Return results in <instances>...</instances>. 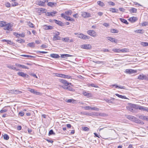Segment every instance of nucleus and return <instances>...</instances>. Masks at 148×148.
Returning <instances> with one entry per match:
<instances>
[{
	"mask_svg": "<svg viewBox=\"0 0 148 148\" xmlns=\"http://www.w3.org/2000/svg\"><path fill=\"white\" fill-rule=\"evenodd\" d=\"M57 13L56 11H53L51 12H48L46 13V15L48 16H54Z\"/></svg>",
	"mask_w": 148,
	"mask_h": 148,
	"instance_id": "nucleus-15",
	"label": "nucleus"
},
{
	"mask_svg": "<svg viewBox=\"0 0 148 148\" xmlns=\"http://www.w3.org/2000/svg\"><path fill=\"white\" fill-rule=\"evenodd\" d=\"M69 40V38L68 37L64 38H62V40L65 42H68Z\"/></svg>",
	"mask_w": 148,
	"mask_h": 148,
	"instance_id": "nucleus-42",
	"label": "nucleus"
},
{
	"mask_svg": "<svg viewBox=\"0 0 148 148\" xmlns=\"http://www.w3.org/2000/svg\"><path fill=\"white\" fill-rule=\"evenodd\" d=\"M73 16L75 18H77L79 16L78 14L77 13H76L74 14H73Z\"/></svg>",
	"mask_w": 148,
	"mask_h": 148,
	"instance_id": "nucleus-63",
	"label": "nucleus"
},
{
	"mask_svg": "<svg viewBox=\"0 0 148 148\" xmlns=\"http://www.w3.org/2000/svg\"><path fill=\"white\" fill-rule=\"evenodd\" d=\"M72 55L68 54H61V57L62 58H66L67 57H71Z\"/></svg>",
	"mask_w": 148,
	"mask_h": 148,
	"instance_id": "nucleus-33",
	"label": "nucleus"
},
{
	"mask_svg": "<svg viewBox=\"0 0 148 148\" xmlns=\"http://www.w3.org/2000/svg\"><path fill=\"white\" fill-rule=\"evenodd\" d=\"M141 45L143 47H146L148 46V43L145 42H141Z\"/></svg>",
	"mask_w": 148,
	"mask_h": 148,
	"instance_id": "nucleus-41",
	"label": "nucleus"
},
{
	"mask_svg": "<svg viewBox=\"0 0 148 148\" xmlns=\"http://www.w3.org/2000/svg\"><path fill=\"white\" fill-rule=\"evenodd\" d=\"M15 66L21 68L22 69H29V68L21 64L18 63L15 64Z\"/></svg>",
	"mask_w": 148,
	"mask_h": 148,
	"instance_id": "nucleus-17",
	"label": "nucleus"
},
{
	"mask_svg": "<svg viewBox=\"0 0 148 148\" xmlns=\"http://www.w3.org/2000/svg\"><path fill=\"white\" fill-rule=\"evenodd\" d=\"M54 21L56 23L60 26H62L63 25V23L60 21H58L56 19H54Z\"/></svg>",
	"mask_w": 148,
	"mask_h": 148,
	"instance_id": "nucleus-26",
	"label": "nucleus"
},
{
	"mask_svg": "<svg viewBox=\"0 0 148 148\" xmlns=\"http://www.w3.org/2000/svg\"><path fill=\"white\" fill-rule=\"evenodd\" d=\"M82 48L86 49H90L92 48V46L90 44H84L81 45Z\"/></svg>",
	"mask_w": 148,
	"mask_h": 148,
	"instance_id": "nucleus-11",
	"label": "nucleus"
},
{
	"mask_svg": "<svg viewBox=\"0 0 148 148\" xmlns=\"http://www.w3.org/2000/svg\"><path fill=\"white\" fill-rule=\"evenodd\" d=\"M19 114L21 116H23L24 115V113L23 112H20L19 113Z\"/></svg>",
	"mask_w": 148,
	"mask_h": 148,
	"instance_id": "nucleus-64",
	"label": "nucleus"
},
{
	"mask_svg": "<svg viewBox=\"0 0 148 148\" xmlns=\"http://www.w3.org/2000/svg\"><path fill=\"white\" fill-rule=\"evenodd\" d=\"M147 108L142 106H139L137 105V109H139L142 111H146Z\"/></svg>",
	"mask_w": 148,
	"mask_h": 148,
	"instance_id": "nucleus-22",
	"label": "nucleus"
},
{
	"mask_svg": "<svg viewBox=\"0 0 148 148\" xmlns=\"http://www.w3.org/2000/svg\"><path fill=\"white\" fill-rule=\"evenodd\" d=\"M131 13H136L137 12V9L135 8H132L129 10Z\"/></svg>",
	"mask_w": 148,
	"mask_h": 148,
	"instance_id": "nucleus-24",
	"label": "nucleus"
},
{
	"mask_svg": "<svg viewBox=\"0 0 148 148\" xmlns=\"http://www.w3.org/2000/svg\"><path fill=\"white\" fill-rule=\"evenodd\" d=\"M60 35V33L59 32H57V33L55 34V35L53 36V40L54 41H56L58 40H60V37L58 36Z\"/></svg>",
	"mask_w": 148,
	"mask_h": 148,
	"instance_id": "nucleus-13",
	"label": "nucleus"
},
{
	"mask_svg": "<svg viewBox=\"0 0 148 148\" xmlns=\"http://www.w3.org/2000/svg\"><path fill=\"white\" fill-rule=\"evenodd\" d=\"M8 107V106H5L4 108H3L1 110H0V113H3L7 112L8 110V109L7 108Z\"/></svg>",
	"mask_w": 148,
	"mask_h": 148,
	"instance_id": "nucleus-23",
	"label": "nucleus"
},
{
	"mask_svg": "<svg viewBox=\"0 0 148 148\" xmlns=\"http://www.w3.org/2000/svg\"><path fill=\"white\" fill-rule=\"evenodd\" d=\"M139 118L142 120L148 121V116H145L144 115H141L139 116Z\"/></svg>",
	"mask_w": 148,
	"mask_h": 148,
	"instance_id": "nucleus-21",
	"label": "nucleus"
},
{
	"mask_svg": "<svg viewBox=\"0 0 148 148\" xmlns=\"http://www.w3.org/2000/svg\"><path fill=\"white\" fill-rule=\"evenodd\" d=\"M127 118L128 119L132 121L136 119V117L134 116L130 115L127 116Z\"/></svg>",
	"mask_w": 148,
	"mask_h": 148,
	"instance_id": "nucleus-25",
	"label": "nucleus"
},
{
	"mask_svg": "<svg viewBox=\"0 0 148 148\" xmlns=\"http://www.w3.org/2000/svg\"><path fill=\"white\" fill-rule=\"evenodd\" d=\"M143 30L142 29H136V30L134 32H136V33H142V31Z\"/></svg>",
	"mask_w": 148,
	"mask_h": 148,
	"instance_id": "nucleus-50",
	"label": "nucleus"
},
{
	"mask_svg": "<svg viewBox=\"0 0 148 148\" xmlns=\"http://www.w3.org/2000/svg\"><path fill=\"white\" fill-rule=\"evenodd\" d=\"M3 139L5 140H8L9 139V136L6 134H5L3 135Z\"/></svg>",
	"mask_w": 148,
	"mask_h": 148,
	"instance_id": "nucleus-40",
	"label": "nucleus"
},
{
	"mask_svg": "<svg viewBox=\"0 0 148 148\" xmlns=\"http://www.w3.org/2000/svg\"><path fill=\"white\" fill-rule=\"evenodd\" d=\"M14 94H20V93H21L22 92L20 91L17 90H14Z\"/></svg>",
	"mask_w": 148,
	"mask_h": 148,
	"instance_id": "nucleus-53",
	"label": "nucleus"
},
{
	"mask_svg": "<svg viewBox=\"0 0 148 148\" xmlns=\"http://www.w3.org/2000/svg\"><path fill=\"white\" fill-rule=\"evenodd\" d=\"M112 86H115V88H119L121 89H125L124 86H119L117 85H116V84L113 85H112Z\"/></svg>",
	"mask_w": 148,
	"mask_h": 148,
	"instance_id": "nucleus-36",
	"label": "nucleus"
},
{
	"mask_svg": "<svg viewBox=\"0 0 148 148\" xmlns=\"http://www.w3.org/2000/svg\"><path fill=\"white\" fill-rule=\"evenodd\" d=\"M133 121L135 122L136 123H144L142 121H140V120H139L136 117V119L134 120Z\"/></svg>",
	"mask_w": 148,
	"mask_h": 148,
	"instance_id": "nucleus-38",
	"label": "nucleus"
},
{
	"mask_svg": "<svg viewBox=\"0 0 148 148\" xmlns=\"http://www.w3.org/2000/svg\"><path fill=\"white\" fill-rule=\"evenodd\" d=\"M138 20L137 17L134 16L130 17L128 19V20L131 23H134L136 21Z\"/></svg>",
	"mask_w": 148,
	"mask_h": 148,
	"instance_id": "nucleus-12",
	"label": "nucleus"
},
{
	"mask_svg": "<svg viewBox=\"0 0 148 148\" xmlns=\"http://www.w3.org/2000/svg\"><path fill=\"white\" fill-rule=\"evenodd\" d=\"M82 94L84 96H86L88 98L91 97L92 96V95L91 93L86 91L83 92Z\"/></svg>",
	"mask_w": 148,
	"mask_h": 148,
	"instance_id": "nucleus-16",
	"label": "nucleus"
},
{
	"mask_svg": "<svg viewBox=\"0 0 148 148\" xmlns=\"http://www.w3.org/2000/svg\"><path fill=\"white\" fill-rule=\"evenodd\" d=\"M56 4V3L51 2H48L47 4V5L48 6L51 7L55 6Z\"/></svg>",
	"mask_w": 148,
	"mask_h": 148,
	"instance_id": "nucleus-19",
	"label": "nucleus"
},
{
	"mask_svg": "<svg viewBox=\"0 0 148 148\" xmlns=\"http://www.w3.org/2000/svg\"><path fill=\"white\" fill-rule=\"evenodd\" d=\"M97 4L100 6L101 7H103L104 6V3L101 1H99L97 2Z\"/></svg>",
	"mask_w": 148,
	"mask_h": 148,
	"instance_id": "nucleus-37",
	"label": "nucleus"
},
{
	"mask_svg": "<svg viewBox=\"0 0 148 148\" xmlns=\"http://www.w3.org/2000/svg\"><path fill=\"white\" fill-rule=\"evenodd\" d=\"M137 79L139 80H148V78L147 76L143 74H140L137 77Z\"/></svg>",
	"mask_w": 148,
	"mask_h": 148,
	"instance_id": "nucleus-6",
	"label": "nucleus"
},
{
	"mask_svg": "<svg viewBox=\"0 0 148 148\" xmlns=\"http://www.w3.org/2000/svg\"><path fill=\"white\" fill-rule=\"evenodd\" d=\"M112 51L116 53L121 52L120 49H112Z\"/></svg>",
	"mask_w": 148,
	"mask_h": 148,
	"instance_id": "nucleus-43",
	"label": "nucleus"
},
{
	"mask_svg": "<svg viewBox=\"0 0 148 148\" xmlns=\"http://www.w3.org/2000/svg\"><path fill=\"white\" fill-rule=\"evenodd\" d=\"M91 109L92 110H95L97 111H98L99 110V109L98 108H97L96 107H95L93 108H92L91 107Z\"/></svg>",
	"mask_w": 148,
	"mask_h": 148,
	"instance_id": "nucleus-59",
	"label": "nucleus"
},
{
	"mask_svg": "<svg viewBox=\"0 0 148 148\" xmlns=\"http://www.w3.org/2000/svg\"><path fill=\"white\" fill-rule=\"evenodd\" d=\"M13 25L10 23L4 21H0V27H3L4 30L6 31L7 33L12 30Z\"/></svg>",
	"mask_w": 148,
	"mask_h": 148,
	"instance_id": "nucleus-1",
	"label": "nucleus"
},
{
	"mask_svg": "<svg viewBox=\"0 0 148 148\" xmlns=\"http://www.w3.org/2000/svg\"><path fill=\"white\" fill-rule=\"evenodd\" d=\"M50 56L54 58H59L60 57L59 56L58 54L52 53L50 55Z\"/></svg>",
	"mask_w": 148,
	"mask_h": 148,
	"instance_id": "nucleus-27",
	"label": "nucleus"
},
{
	"mask_svg": "<svg viewBox=\"0 0 148 148\" xmlns=\"http://www.w3.org/2000/svg\"><path fill=\"white\" fill-rule=\"evenodd\" d=\"M121 52V53H126L129 52V49L127 48H123L120 49Z\"/></svg>",
	"mask_w": 148,
	"mask_h": 148,
	"instance_id": "nucleus-30",
	"label": "nucleus"
},
{
	"mask_svg": "<svg viewBox=\"0 0 148 148\" xmlns=\"http://www.w3.org/2000/svg\"><path fill=\"white\" fill-rule=\"evenodd\" d=\"M77 37L83 39H88L90 38V37L84 35L82 33H80L78 34L77 36Z\"/></svg>",
	"mask_w": 148,
	"mask_h": 148,
	"instance_id": "nucleus-8",
	"label": "nucleus"
},
{
	"mask_svg": "<svg viewBox=\"0 0 148 148\" xmlns=\"http://www.w3.org/2000/svg\"><path fill=\"white\" fill-rule=\"evenodd\" d=\"M88 87L92 86V87H93L97 88H98L99 87L95 85V84H88Z\"/></svg>",
	"mask_w": 148,
	"mask_h": 148,
	"instance_id": "nucleus-39",
	"label": "nucleus"
},
{
	"mask_svg": "<svg viewBox=\"0 0 148 148\" xmlns=\"http://www.w3.org/2000/svg\"><path fill=\"white\" fill-rule=\"evenodd\" d=\"M27 24L28 25V26L31 27H34V25L30 21H29L27 23Z\"/></svg>",
	"mask_w": 148,
	"mask_h": 148,
	"instance_id": "nucleus-45",
	"label": "nucleus"
},
{
	"mask_svg": "<svg viewBox=\"0 0 148 148\" xmlns=\"http://www.w3.org/2000/svg\"><path fill=\"white\" fill-rule=\"evenodd\" d=\"M8 68H9V69L15 70L17 71H19V69H16V68L15 67H14L12 65L10 66H8Z\"/></svg>",
	"mask_w": 148,
	"mask_h": 148,
	"instance_id": "nucleus-34",
	"label": "nucleus"
},
{
	"mask_svg": "<svg viewBox=\"0 0 148 148\" xmlns=\"http://www.w3.org/2000/svg\"><path fill=\"white\" fill-rule=\"evenodd\" d=\"M38 10L40 13H46V10L45 8H40L38 9Z\"/></svg>",
	"mask_w": 148,
	"mask_h": 148,
	"instance_id": "nucleus-29",
	"label": "nucleus"
},
{
	"mask_svg": "<svg viewBox=\"0 0 148 148\" xmlns=\"http://www.w3.org/2000/svg\"><path fill=\"white\" fill-rule=\"evenodd\" d=\"M37 53H47L48 52H46V51H37Z\"/></svg>",
	"mask_w": 148,
	"mask_h": 148,
	"instance_id": "nucleus-62",
	"label": "nucleus"
},
{
	"mask_svg": "<svg viewBox=\"0 0 148 148\" xmlns=\"http://www.w3.org/2000/svg\"><path fill=\"white\" fill-rule=\"evenodd\" d=\"M27 45L30 47H35V44L33 42L29 43L27 44Z\"/></svg>",
	"mask_w": 148,
	"mask_h": 148,
	"instance_id": "nucleus-46",
	"label": "nucleus"
},
{
	"mask_svg": "<svg viewBox=\"0 0 148 148\" xmlns=\"http://www.w3.org/2000/svg\"><path fill=\"white\" fill-rule=\"evenodd\" d=\"M18 36L19 37L24 38L25 36V34L24 32H22L21 34H18Z\"/></svg>",
	"mask_w": 148,
	"mask_h": 148,
	"instance_id": "nucleus-51",
	"label": "nucleus"
},
{
	"mask_svg": "<svg viewBox=\"0 0 148 148\" xmlns=\"http://www.w3.org/2000/svg\"><path fill=\"white\" fill-rule=\"evenodd\" d=\"M82 16L83 17L86 18L90 16V14L89 13H87L85 12H82Z\"/></svg>",
	"mask_w": 148,
	"mask_h": 148,
	"instance_id": "nucleus-14",
	"label": "nucleus"
},
{
	"mask_svg": "<svg viewBox=\"0 0 148 148\" xmlns=\"http://www.w3.org/2000/svg\"><path fill=\"white\" fill-rule=\"evenodd\" d=\"M109 5L112 6H114L115 5V3L112 1H109L108 2Z\"/></svg>",
	"mask_w": 148,
	"mask_h": 148,
	"instance_id": "nucleus-56",
	"label": "nucleus"
},
{
	"mask_svg": "<svg viewBox=\"0 0 148 148\" xmlns=\"http://www.w3.org/2000/svg\"><path fill=\"white\" fill-rule=\"evenodd\" d=\"M115 95L118 97H119L123 99H127V97L125 96H123L121 95H119L118 94H116Z\"/></svg>",
	"mask_w": 148,
	"mask_h": 148,
	"instance_id": "nucleus-31",
	"label": "nucleus"
},
{
	"mask_svg": "<svg viewBox=\"0 0 148 148\" xmlns=\"http://www.w3.org/2000/svg\"><path fill=\"white\" fill-rule=\"evenodd\" d=\"M84 109L86 110H89L91 109V107L85 106L84 107Z\"/></svg>",
	"mask_w": 148,
	"mask_h": 148,
	"instance_id": "nucleus-60",
	"label": "nucleus"
},
{
	"mask_svg": "<svg viewBox=\"0 0 148 148\" xmlns=\"http://www.w3.org/2000/svg\"><path fill=\"white\" fill-rule=\"evenodd\" d=\"M148 25V22H144L141 23V25L143 26H146Z\"/></svg>",
	"mask_w": 148,
	"mask_h": 148,
	"instance_id": "nucleus-52",
	"label": "nucleus"
},
{
	"mask_svg": "<svg viewBox=\"0 0 148 148\" xmlns=\"http://www.w3.org/2000/svg\"><path fill=\"white\" fill-rule=\"evenodd\" d=\"M54 74L55 75V76L61 78H63L67 79L71 78V76L68 75H65L64 74L58 73H54Z\"/></svg>",
	"mask_w": 148,
	"mask_h": 148,
	"instance_id": "nucleus-4",
	"label": "nucleus"
},
{
	"mask_svg": "<svg viewBox=\"0 0 148 148\" xmlns=\"http://www.w3.org/2000/svg\"><path fill=\"white\" fill-rule=\"evenodd\" d=\"M59 81L61 83L63 84L64 86H67L71 85V83L68 82L65 79H59Z\"/></svg>",
	"mask_w": 148,
	"mask_h": 148,
	"instance_id": "nucleus-7",
	"label": "nucleus"
},
{
	"mask_svg": "<svg viewBox=\"0 0 148 148\" xmlns=\"http://www.w3.org/2000/svg\"><path fill=\"white\" fill-rule=\"evenodd\" d=\"M83 130L85 131H88L89 130V129L87 127H85L83 128Z\"/></svg>",
	"mask_w": 148,
	"mask_h": 148,
	"instance_id": "nucleus-55",
	"label": "nucleus"
},
{
	"mask_svg": "<svg viewBox=\"0 0 148 148\" xmlns=\"http://www.w3.org/2000/svg\"><path fill=\"white\" fill-rule=\"evenodd\" d=\"M44 2L40 0H38L36 1V4L40 6H44L45 5V3H47L48 0H43Z\"/></svg>",
	"mask_w": 148,
	"mask_h": 148,
	"instance_id": "nucleus-5",
	"label": "nucleus"
},
{
	"mask_svg": "<svg viewBox=\"0 0 148 148\" xmlns=\"http://www.w3.org/2000/svg\"><path fill=\"white\" fill-rule=\"evenodd\" d=\"M87 34L92 37H95L97 36L96 32L93 30H88L87 32Z\"/></svg>",
	"mask_w": 148,
	"mask_h": 148,
	"instance_id": "nucleus-9",
	"label": "nucleus"
},
{
	"mask_svg": "<svg viewBox=\"0 0 148 148\" xmlns=\"http://www.w3.org/2000/svg\"><path fill=\"white\" fill-rule=\"evenodd\" d=\"M110 32L113 33H117L118 32V31L116 29H112L110 30Z\"/></svg>",
	"mask_w": 148,
	"mask_h": 148,
	"instance_id": "nucleus-47",
	"label": "nucleus"
},
{
	"mask_svg": "<svg viewBox=\"0 0 148 148\" xmlns=\"http://www.w3.org/2000/svg\"><path fill=\"white\" fill-rule=\"evenodd\" d=\"M43 27L45 30L52 29H53V27L51 25H43Z\"/></svg>",
	"mask_w": 148,
	"mask_h": 148,
	"instance_id": "nucleus-18",
	"label": "nucleus"
},
{
	"mask_svg": "<svg viewBox=\"0 0 148 148\" xmlns=\"http://www.w3.org/2000/svg\"><path fill=\"white\" fill-rule=\"evenodd\" d=\"M119 19L123 23H124L126 25H128L129 24V23L126 19L121 18H120Z\"/></svg>",
	"mask_w": 148,
	"mask_h": 148,
	"instance_id": "nucleus-28",
	"label": "nucleus"
},
{
	"mask_svg": "<svg viewBox=\"0 0 148 148\" xmlns=\"http://www.w3.org/2000/svg\"><path fill=\"white\" fill-rule=\"evenodd\" d=\"M54 134V133L53 132L52 130H50L49 132V135H52Z\"/></svg>",
	"mask_w": 148,
	"mask_h": 148,
	"instance_id": "nucleus-61",
	"label": "nucleus"
},
{
	"mask_svg": "<svg viewBox=\"0 0 148 148\" xmlns=\"http://www.w3.org/2000/svg\"><path fill=\"white\" fill-rule=\"evenodd\" d=\"M5 5L7 8H9L10 7V4L9 2L6 3L5 4Z\"/></svg>",
	"mask_w": 148,
	"mask_h": 148,
	"instance_id": "nucleus-54",
	"label": "nucleus"
},
{
	"mask_svg": "<svg viewBox=\"0 0 148 148\" xmlns=\"http://www.w3.org/2000/svg\"><path fill=\"white\" fill-rule=\"evenodd\" d=\"M13 34L17 38H18V34L17 32H14L13 33Z\"/></svg>",
	"mask_w": 148,
	"mask_h": 148,
	"instance_id": "nucleus-57",
	"label": "nucleus"
},
{
	"mask_svg": "<svg viewBox=\"0 0 148 148\" xmlns=\"http://www.w3.org/2000/svg\"><path fill=\"white\" fill-rule=\"evenodd\" d=\"M16 41L20 43L24 42H25V40H24L21 39H18Z\"/></svg>",
	"mask_w": 148,
	"mask_h": 148,
	"instance_id": "nucleus-49",
	"label": "nucleus"
},
{
	"mask_svg": "<svg viewBox=\"0 0 148 148\" xmlns=\"http://www.w3.org/2000/svg\"><path fill=\"white\" fill-rule=\"evenodd\" d=\"M76 100L73 99H69L66 101L67 103H75Z\"/></svg>",
	"mask_w": 148,
	"mask_h": 148,
	"instance_id": "nucleus-44",
	"label": "nucleus"
},
{
	"mask_svg": "<svg viewBox=\"0 0 148 148\" xmlns=\"http://www.w3.org/2000/svg\"><path fill=\"white\" fill-rule=\"evenodd\" d=\"M108 39L111 41V42H114L115 43L116 42V40L114 38L111 37H108Z\"/></svg>",
	"mask_w": 148,
	"mask_h": 148,
	"instance_id": "nucleus-32",
	"label": "nucleus"
},
{
	"mask_svg": "<svg viewBox=\"0 0 148 148\" xmlns=\"http://www.w3.org/2000/svg\"><path fill=\"white\" fill-rule=\"evenodd\" d=\"M17 74L18 75L22 76L24 77H25L26 76H27V77H29L28 75H27L25 73H24L22 72H18V73Z\"/></svg>",
	"mask_w": 148,
	"mask_h": 148,
	"instance_id": "nucleus-20",
	"label": "nucleus"
},
{
	"mask_svg": "<svg viewBox=\"0 0 148 148\" xmlns=\"http://www.w3.org/2000/svg\"><path fill=\"white\" fill-rule=\"evenodd\" d=\"M137 105L133 104L131 103H129L127 106V109L129 111L133 112H134L135 110H137Z\"/></svg>",
	"mask_w": 148,
	"mask_h": 148,
	"instance_id": "nucleus-3",
	"label": "nucleus"
},
{
	"mask_svg": "<svg viewBox=\"0 0 148 148\" xmlns=\"http://www.w3.org/2000/svg\"><path fill=\"white\" fill-rule=\"evenodd\" d=\"M18 5V4L17 2H14L13 4L12 5V6L13 7L17 6Z\"/></svg>",
	"mask_w": 148,
	"mask_h": 148,
	"instance_id": "nucleus-58",
	"label": "nucleus"
},
{
	"mask_svg": "<svg viewBox=\"0 0 148 148\" xmlns=\"http://www.w3.org/2000/svg\"><path fill=\"white\" fill-rule=\"evenodd\" d=\"M7 43L8 44H9L13 45H15V43H14L13 42L10 40H8Z\"/></svg>",
	"mask_w": 148,
	"mask_h": 148,
	"instance_id": "nucleus-48",
	"label": "nucleus"
},
{
	"mask_svg": "<svg viewBox=\"0 0 148 148\" xmlns=\"http://www.w3.org/2000/svg\"><path fill=\"white\" fill-rule=\"evenodd\" d=\"M126 73L131 74L136 73L137 72V70H134L131 69H128L125 70V72Z\"/></svg>",
	"mask_w": 148,
	"mask_h": 148,
	"instance_id": "nucleus-10",
	"label": "nucleus"
},
{
	"mask_svg": "<svg viewBox=\"0 0 148 148\" xmlns=\"http://www.w3.org/2000/svg\"><path fill=\"white\" fill-rule=\"evenodd\" d=\"M110 11L112 13H118V10H116L114 8H110Z\"/></svg>",
	"mask_w": 148,
	"mask_h": 148,
	"instance_id": "nucleus-35",
	"label": "nucleus"
},
{
	"mask_svg": "<svg viewBox=\"0 0 148 148\" xmlns=\"http://www.w3.org/2000/svg\"><path fill=\"white\" fill-rule=\"evenodd\" d=\"M72 13V11L69 10L68 11H66L65 12V14L62 13L61 14V16L62 17H63L66 20L71 21H74L75 20L73 18H71L70 16H68L67 15H70Z\"/></svg>",
	"mask_w": 148,
	"mask_h": 148,
	"instance_id": "nucleus-2",
	"label": "nucleus"
}]
</instances>
